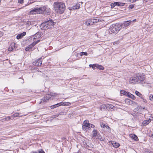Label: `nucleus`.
I'll list each match as a JSON object with an SVG mask.
<instances>
[{
    "label": "nucleus",
    "mask_w": 153,
    "mask_h": 153,
    "mask_svg": "<svg viewBox=\"0 0 153 153\" xmlns=\"http://www.w3.org/2000/svg\"><path fill=\"white\" fill-rule=\"evenodd\" d=\"M55 10L59 14L63 13L65 9V4L61 2H55L54 3Z\"/></svg>",
    "instance_id": "nucleus-1"
},
{
    "label": "nucleus",
    "mask_w": 153,
    "mask_h": 153,
    "mask_svg": "<svg viewBox=\"0 0 153 153\" xmlns=\"http://www.w3.org/2000/svg\"><path fill=\"white\" fill-rule=\"evenodd\" d=\"M54 25L53 20L50 19L49 20L44 22L41 24L40 27L42 30L48 29L51 28V27Z\"/></svg>",
    "instance_id": "nucleus-2"
},
{
    "label": "nucleus",
    "mask_w": 153,
    "mask_h": 153,
    "mask_svg": "<svg viewBox=\"0 0 153 153\" xmlns=\"http://www.w3.org/2000/svg\"><path fill=\"white\" fill-rule=\"evenodd\" d=\"M39 14L47 15H50L51 13V10L47 6H44L39 8Z\"/></svg>",
    "instance_id": "nucleus-3"
},
{
    "label": "nucleus",
    "mask_w": 153,
    "mask_h": 153,
    "mask_svg": "<svg viewBox=\"0 0 153 153\" xmlns=\"http://www.w3.org/2000/svg\"><path fill=\"white\" fill-rule=\"evenodd\" d=\"M121 28V25L119 24H113L110 26L109 30L111 33L116 34L118 32Z\"/></svg>",
    "instance_id": "nucleus-4"
},
{
    "label": "nucleus",
    "mask_w": 153,
    "mask_h": 153,
    "mask_svg": "<svg viewBox=\"0 0 153 153\" xmlns=\"http://www.w3.org/2000/svg\"><path fill=\"white\" fill-rule=\"evenodd\" d=\"M137 81L138 83H141L143 82L145 78V75L141 73L137 74Z\"/></svg>",
    "instance_id": "nucleus-5"
},
{
    "label": "nucleus",
    "mask_w": 153,
    "mask_h": 153,
    "mask_svg": "<svg viewBox=\"0 0 153 153\" xmlns=\"http://www.w3.org/2000/svg\"><path fill=\"white\" fill-rule=\"evenodd\" d=\"M137 74L131 77L129 79V82L131 84H135L138 83Z\"/></svg>",
    "instance_id": "nucleus-6"
},
{
    "label": "nucleus",
    "mask_w": 153,
    "mask_h": 153,
    "mask_svg": "<svg viewBox=\"0 0 153 153\" xmlns=\"http://www.w3.org/2000/svg\"><path fill=\"white\" fill-rule=\"evenodd\" d=\"M89 66L90 67H92L94 70H95L96 68H97L101 70H103L104 69V67L102 65H100L98 64H90Z\"/></svg>",
    "instance_id": "nucleus-7"
},
{
    "label": "nucleus",
    "mask_w": 153,
    "mask_h": 153,
    "mask_svg": "<svg viewBox=\"0 0 153 153\" xmlns=\"http://www.w3.org/2000/svg\"><path fill=\"white\" fill-rule=\"evenodd\" d=\"M36 13L39 14V8L36 7L33 9L29 12V14L34 15Z\"/></svg>",
    "instance_id": "nucleus-8"
},
{
    "label": "nucleus",
    "mask_w": 153,
    "mask_h": 153,
    "mask_svg": "<svg viewBox=\"0 0 153 153\" xmlns=\"http://www.w3.org/2000/svg\"><path fill=\"white\" fill-rule=\"evenodd\" d=\"M52 97V95L50 94H47L44 97L41 99V102H46L47 101L50 99Z\"/></svg>",
    "instance_id": "nucleus-9"
},
{
    "label": "nucleus",
    "mask_w": 153,
    "mask_h": 153,
    "mask_svg": "<svg viewBox=\"0 0 153 153\" xmlns=\"http://www.w3.org/2000/svg\"><path fill=\"white\" fill-rule=\"evenodd\" d=\"M33 65L39 66H41L42 64V60L41 58H39V59L33 62Z\"/></svg>",
    "instance_id": "nucleus-10"
},
{
    "label": "nucleus",
    "mask_w": 153,
    "mask_h": 153,
    "mask_svg": "<svg viewBox=\"0 0 153 153\" xmlns=\"http://www.w3.org/2000/svg\"><path fill=\"white\" fill-rule=\"evenodd\" d=\"M15 44H16L13 42L11 43L8 48V51H12L15 50H16V48L15 46Z\"/></svg>",
    "instance_id": "nucleus-11"
},
{
    "label": "nucleus",
    "mask_w": 153,
    "mask_h": 153,
    "mask_svg": "<svg viewBox=\"0 0 153 153\" xmlns=\"http://www.w3.org/2000/svg\"><path fill=\"white\" fill-rule=\"evenodd\" d=\"M151 120L149 119V120H144L142 124V126H145L149 124L151 122Z\"/></svg>",
    "instance_id": "nucleus-12"
},
{
    "label": "nucleus",
    "mask_w": 153,
    "mask_h": 153,
    "mask_svg": "<svg viewBox=\"0 0 153 153\" xmlns=\"http://www.w3.org/2000/svg\"><path fill=\"white\" fill-rule=\"evenodd\" d=\"M35 45L34 44L33 42L32 44L28 45L25 48L26 51H32V48Z\"/></svg>",
    "instance_id": "nucleus-13"
},
{
    "label": "nucleus",
    "mask_w": 153,
    "mask_h": 153,
    "mask_svg": "<svg viewBox=\"0 0 153 153\" xmlns=\"http://www.w3.org/2000/svg\"><path fill=\"white\" fill-rule=\"evenodd\" d=\"M26 32H24L22 33L18 34L16 36L17 39H21L26 35Z\"/></svg>",
    "instance_id": "nucleus-14"
},
{
    "label": "nucleus",
    "mask_w": 153,
    "mask_h": 153,
    "mask_svg": "<svg viewBox=\"0 0 153 153\" xmlns=\"http://www.w3.org/2000/svg\"><path fill=\"white\" fill-rule=\"evenodd\" d=\"M80 2L79 3H77L75 5H74L72 7V9L73 10H75L79 9L81 5Z\"/></svg>",
    "instance_id": "nucleus-15"
},
{
    "label": "nucleus",
    "mask_w": 153,
    "mask_h": 153,
    "mask_svg": "<svg viewBox=\"0 0 153 153\" xmlns=\"http://www.w3.org/2000/svg\"><path fill=\"white\" fill-rule=\"evenodd\" d=\"M92 21H93L92 19L88 20L85 22V24L87 25H92L93 24V22Z\"/></svg>",
    "instance_id": "nucleus-16"
},
{
    "label": "nucleus",
    "mask_w": 153,
    "mask_h": 153,
    "mask_svg": "<svg viewBox=\"0 0 153 153\" xmlns=\"http://www.w3.org/2000/svg\"><path fill=\"white\" fill-rule=\"evenodd\" d=\"M130 137L134 139L135 141H137L138 140V138L137 136L134 134H131L130 135Z\"/></svg>",
    "instance_id": "nucleus-17"
},
{
    "label": "nucleus",
    "mask_w": 153,
    "mask_h": 153,
    "mask_svg": "<svg viewBox=\"0 0 153 153\" xmlns=\"http://www.w3.org/2000/svg\"><path fill=\"white\" fill-rule=\"evenodd\" d=\"M107 108V106L105 105H102L100 107V109L102 111H103L105 110Z\"/></svg>",
    "instance_id": "nucleus-18"
},
{
    "label": "nucleus",
    "mask_w": 153,
    "mask_h": 153,
    "mask_svg": "<svg viewBox=\"0 0 153 153\" xmlns=\"http://www.w3.org/2000/svg\"><path fill=\"white\" fill-rule=\"evenodd\" d=\"M60 105H65V106H69L71 104V103L69 102H60Z\"/></svg>",
    "instance_id": "nucleus-19"
},
{
    "label": "nucleus",
    "mask_w": 153,
    "mask_h": 153,
    "mask_svg": "<svg viewBox=\"0 0 153 153\" xmlns=\"http://www.w3.org/2000/svg\"><path fill=\"white\" fill-rule=\"evenodd\" d=\"M114 4L115 6L116 5L118 6H123L124 5V3H121L117 2H115L114 3Z\"/></svg>",
    "instance_id": "nucleus-20"
},
{
    "label": "nucleus",
    "mask_w": 153,
    "mask_h": 153,
    "mask_svg": "<svg viewBox=\"0 0 153 153\" xmlns=\"http://www.w3.org/2000/svg\"><path fill=\"white\" fill-rule=\"evenodd\" d=\"M128 96L130 98H132L133 100H135V97L133 95L129 93H127Z\"/></svg>",
    "instance_id": "nucleus-21"
},
{
    "label": "nucleus",
    "mask_w": 153,
    "mask_h": 153,
    "mask_svg": "<svg viewBox=\"0 0 153 153\" xmlns=\"http://www.w3.org/2000/svg\"><path fill=\"white\" fill-rule=\"evenodd\" d=\"M85 123H86L85 121L84 122V125L82 126V129L86 131L88 129V128L87 125H85Z\"/></svg>",
    "instance_id": "nucleus-22"
},
{
    "label": "nucleus",
    "mask_w": 153,
    "mask_h": 153,
    "mask_svg": "<svg viewBox=\"0 0 153 153\" xmlns=\"http://www.w3.org/2000/svg\"><path fill=\"white\" fill-rule=\"evenodd\" d=\"M92 133L93 137H95L97 135V131L96 130L94 129L92 131Z\"/></svg>",
    "instance_id": "nucleus-23"
},
{
    "label": "nucleus",
    "mask_w": 153,
    "mask_h": 153,
    "mask_svg": "<svg viewBox=\"0 0 153 153\" xmlns=\"http://www.w3.org/2000/svg\"><path fill=\"white\" fill-rule=\"evenodd\" d=\"M131 21H127L124 23V26L125 27L129 25V24L131 22Z\"/></svg>",
    "instance_id": "nucleus-24"
},
{
    "label": "nucleus",
    "mask_w": 153,
    "mask_h": 153,
    "mask_svg": "<svg viewBox=\"0 0 153 153\" xmlns=\"http://www.w3.org/2000/svg\"><path fill=\"white\" fill-rule=\"evenodd\" d=\"M135 93L136 95L140 97L142 99H143L142 97V95L141 94H140L139 92L137 91H136L135 92Z\"/></svg>",
    "instance_id": "nucleus-25"
},
{
    "label": "nucleus",
    "mask_w": 153,
    "mask_h": 153,
    "mask_svg": "<svg viewBox=\"0 0 153 153\" xmlns=\"http://www.w3.org/2000/svg\"><path fill=\"white\" fill-rule=\"evenodd\" d=\"M92 20L93 21H92V22H93V24H94V23H97V22H99L100 21H101V20H99L98 19H92Z\"/></svg>",
    "instance_id": "nucleus-26"
},
{
    "label": "nucleus",
    "mask_w": 153,
    "mask_h": 153,
    "mask_svg": "<svg viewBox=\"0 0 153 153\" xmlns=\"http://www.w3.org/2000/svg\"><path fill=\"white\" fill-rule=\"evenodd\" d=\"M131 101L129 99H126L125 100V102L127 104L129 105L131 102Z\"/></svg>",
    "instance_id": "nucleus-27"
},
{
    "label": "nucleus",
    "mask_w": 153,
    "mask_h": 153,
    "mask_svg": "<svg viewBox=\"0 0 153 153\" xmlns=\"http://www.w3.org/2000/svg\"><path fill=\"white\" fill-rule=\"evenodd\" d=\"M66 114V112H65L64 111H62L61 112H59L58 115H65Z\"/></svg>",
    "instance_id": "nucleus-28"
},
{
    "label": "nucleus",
    "mask_w": 153,
    "mask_h": 153,
    "mask_svg": "<svg viewBox=\"0 0 153 153\" xmlns=\"http://www.w3.org/2000/svg\"><path fill=\"white\" fill-rule=\"evenodd\" d=\"M19 114L18 113H15L14 114H13L11 116V117H13V118L15 117H18L19 115Z\"/></svg>",
    "instance_id": "nucleus-29"
},
{
    "label": "nucleus",
    "mask_w": 153,
    "mask_h": 153,
    "mask_svg": "<svg viewBox=\"0 0 153 153\" xmlns=\"http://www.w3.org/2000/svg\"><path fill=\"white\" fill-rule=\"evenodd\" d=\"M87 121H85L86 123H85V125H87V126H88V129H89L91 128V124H90L89 123H87Z\"/></svg>",
    "instance_id": "nucleus-30"
},
{
    "label": "nucleus",
    "mask_w": 153,
    "mask_h": 153,
    "mask_svg": "<svg viewBox=\"0 0 153 153\" xmlns=\"http://www.w3.org/2000/svg\"><path fill=\"white\" fill-rule=\"evenodd\" d=\"M80 55L82 56L83 55H85V56H87L88 55V53L86 52H82L80 53Z\"/></svg>",
    "instance_id": "nucleus-31"
},
{
    "label": "nucleus",
    "mask_w": 153,
    "mask_h": 153,
    "mask_svg": "<svg viewBox=\"0 0 153 153\" xmlns=\"http://www.w3.org/2000/svg\"><path fill=\"white\" fill-rule=\"evenodd\" d=\"M98 139L100 141H103L104 140V138L102 137L101 136H100V135H99V136H98Z\"/></svg>",
    "instance_id": "nucleus-32"
},
{
    "label": "nucleus",
    "mask_w": 153,
    "mask_h": 153,
    "mask_svg": "<svg viewBox=\"0 0 153 153\" xmlns=\"http://www.w3.org/2000/svg\"><path fill=\"white\" fill-rule=\"evenodd\" d=\"M120 144L118 143H115L113 146L115 148H117L120 146Z\"/></svg>",
    "instance_id": "nucleus-33"
},
{
    "label": "nucleus",
    "mask_w": 153,
    "mask_h": 153,
    "mask_svg": "<svg viewBox=\"0 0 153 153\" xmlns=\"http://www.w3.org/2000/svg\"><path fill=\"white\" fill-rule=\"evenodd\" d=\"M100 126L101 127L105 128L106 127V125H105L104 123H100Z\"/></svg>",
    "instance_id": "nucleus-34"
},
{
    "label": "nucleus",
    "mask_w": 153,
    "mask_h": 153,
    "mask_svg": "<svg viewBox=\"0 0 153 153\" xmlns=\"http://www.w3.org/2000/svg\"><path fill=\"white\" fill-rule=\"evenodd\" d=\"M149 98L150 100L152 101H153V95L152 94H150L149 96Z\"/></svg>",
    "instance_id": "nucleus-35"
},
{
    "label": "nucleus",
    "mask_w": 153,
    "mask_h": 153,
    "mask_svg": "<svg viewBox=\"0 0 153 153\" xmlns=\"http://www.w3.org/2000/svg\"><path fill=\"white\" fill-rule=\"evenodd\" d=\"M38 152L39 153H45L44 151L42 149H39L38 150Z\"/></svg>",
    "instance_id": "nucleus-36"
},
{
    "label": "nucleus",
    "mask_w": 153,
    "mask_h": 153,
    "mask_svg": "<svg viewBox=\"0 0 153 153\" xmlns=\"http://www.w3.org/2000/svg\"><path fill=\"white\" fill-rule=\"evenodd\" d=\"M53 105L54 106V107H55V108H56L58 107L60 105V103H58L55 104Z\"/></svg>",
    "instance_id": "nucleus-37"
},
{
    "label": "nucleus",
    "mask_w": 153,
    "mask_h": 153,
    "mask_svg": "<svg viewBox=\"0 0 153 153\" xmlns=\"http://www.w3.org/2000/svg\"><path fill=\"white\" fill-rule=\"evenodd\" d=\"M134 7V5H130L129 6L128 8L129 9H133Z\"/></svg>",
    "instance_id": "nucleus-38"
},
{
    "label": "nucleus",
    "mask_w": 153,
    "mask_h": 153,
    "mask_svg": "<svg viewBox=\"0 0 153 153\" xmlns=\"http://www.w3.org/2000/svg\"><path fill=\"white\" fill-rule=\"evenodd\" d=\"M145 153H152V152L148 150H146L145 151Z\"/></svg>",
    "instance_id": "nucleus-39"
},
{
    "label": "nucleus",
    "mask_w": 153,
    "mask_h": 153,
    "mask_svg": "<svg viewBox=\"0 0 153 153\" xmlns=\"http://www.w3.org/2000/svg\"><path fill=\"white\" fill-rule=\"evenodd\" d=\"M40 40H37V41H36V42H33V43L34 44V45H35L36 44H37L38 43H39V42H40Z\"/></svg>",
    "instance_id": "nucleus-40"
},
{
    "label": "nucleus",
    "mask_w": 153,
    "mask_h": 153,
    "mask_svg": "<svg viewBox=\"0 0 153 153\" xmlns=\"http://www.w3.org/2000/svg\"><path fill=\"white\" fill-rule=\"evenodd\" d=\"M11 117H10V116L7 117H6L5 120H6L9 121Z\"/></svg>",
    "instance_id": "nucleus-41"
},
{
    "label": "nucleus",
    "mask_w": 153,
    "mask_h": 153,
    "mask_svg": "<svg viewBox=\"0 0 153 153\" xmlns=\"http://www.w3.org/2000/svg\"><path fill=\"white\" fill-rule=\"evenodd\" d=\"M126 91H125L124 90H121L120 91V92L121 94H126Z\"/></svg>",
    "instance_id": "nucleus-42"
},
{
    "label": "nucleus",
    "mask_w": 153,
    "mask_h": 153,
    "mask_svg": "<svg viewBox=\"0 0 153 153\" xmlns=\"http://www.w3.org/2000/svg\"><path fill=\"white\" fill-rule=\"evenodd\" d=\"M18 1L19 3L22 4L23 3V0H18Z\"/></svg>",
    "instance_id": "nucleus-43"
},
{
    "label": "nucleus",
    "mask_w": 153,
    "mask_h": 153,
    "mask_svg": "<svg viewBox=\"0 0 153 153\" xmlns=\"http://www.w3.org/2000/svg\"><path fill=\"white\" fill-rule=\"evenodd\" d=\"M111 6L112 8H113L115 6V5L114 4V3H112L111 4Z\"/></svg>",
    "instance_id": "nucleus-44"
},
{
    "label": "nucleus",
    "mask_w": 153,
    "mask_h": 153,
    "mask_svg": "<svg viewBox=\"0 0 153 153\" xmlns=\"http://www.w3.org/2000/svg\"><path fill=\"white\" fill-rule=\"evenodd\" d=\"M128 1L131 2V3H133L135 2V0H127Z\"/></svg>",
    "instance_id": "nucleus-45"
},
{
    "label": "nucleus",
    "mask_w": 153,
    "mask_h": 153,
    "mask_svg": "<svg viewBox=\"0 0 153 153\" xmlns=\"http://www.w3.org/2000/svg\"><path fill=\"white\" fill-rule=\"evenodd\" d=\"M131 102L132 103V104H135L137 105H138L137 104V103L136 102H135L134 101H131Z\"/></svg>",
    "instance_id": "nucleus-46"
},
{
    "label": "nucleus",
    "mask_w": 153,
    "mask_h": 153,
    "mask_svg": "<svg viewBox=\"0 0 153 153\" xmlns=\"http://www.w3.org/2000/svg\"><path fill=\"white\" fill-rule=\"evenodd\" d=\"M106 128H107L108 129V130L109 131L110 130V128L108 126L106 125Z\"/></svg>",
    "instance_id": "nucleus-47"
},
{
    "label": "nucleus",
    "mask_w": 153,
    "mask_h": 153,
    "mask_svg": "<svg viewBox=\"0 0 153 153\" xmlns=\"http://www.w3.org/2000/svg\"><path fill=\"white\" fill-rule=\"evenodd\" d=\"M58 114H56L55 115H54V116H53V118H56V117H58Z\"/></svg>",
    "instance_id": "nucleus-48"
},
{
    "label": "nucleus",
    "mask_w": 153,
    "mask_h": 153,
    "mask_svg": "<svg viewBox=\"0 0 153 153\" xmlns=\"http://www.w3.org/2000/svg\"><path fill=\"white\" fill-rule=\"evenodd\" d=\"M51 109H54L55 108V107H54V105H52L51 106Z\"/></svg>",
    "instance_id": "nucleus-49"
},
{
    "label": "nucleus",
    "mask_w": 153,
    "mask_h": 153,
    "mask_svg": "<svg viewBox=\"0 0 153 153\" xmlns=\"http://www.w3.org/2000/svg\"><path fill=\"white\" fill-rule=\"evenodd\" d=\"M94 127L95 126L94 125L91 124V127L94 128Z\"/></svg>",
    "instance_id": "nucleus-50"
},
{
    "label": "nucleus",
    "mask_w": 153,
    "mask_h": 153,
    "mask_svg": "<svg viewBox=\"0 0 153 153\" xmlns=\"http://www.w3.org/2000/svg\"><path fill=\"white\" fill-rule=\"evenodd\" d=\"M31 153H38V152L35 151H32Z\"/></svg>",
    "instance_id": "nucleus-51"
},
{
    "label": "nucleus",
    "mask_w": 153,
    "mask_h": 153,
    "mask_svg": "<svg viewBox=\"0 0 153 153\" xmlns=\"http://www.w3.org/2000/svg\"><path fill=\"white\" fill-rule=\"evenodd\" d=\"M150 136L152 137L153 138V134H151V135H150Z\"/></svg>",
    "instance_id": "nucleus-52"
},
{
    "label": "nucleus",
    "mask_w": 153,
    "mask_h": 153,
    "mask_svg": "<svg viewBox=\"0 0 153 153\" xmlns=\"http://www.w3.org/2000/svg\"><path fill=\"white\" fill-rule=\"evenodd\" d=\"M117 42H114V43H113V44L114 45H115L116 44H117Z\"/></svg>",
    "instance_id": "nucleus-53"
},
{
    "label": "nucleus",
    "mask_w": 153,
    "mask_h": 153,
    "mask_svg": "<svg viewBox=\"0 0 153 153\" xmlns=\"http://www.w3.org/2000/svg\"><path fill=\"white\" fill-rule=\"evenodd\" d=\"M143 102H146V100L145 99H143Z\"/></svg>",
    "instance_id": "nucleus-54"
},
{
    "label": "nucleus",
    "mask_w": 153,
    "mask_h": 153,
    "mask_svg": "<svg viewBox=\"0 0 153 153\" xmlns=\"http://www.w3.org/2000/svg\"><path fill=\"white\" fill-rule=\"evenodd\" d=\"M77 153H82L80 151H79Z\"/></svg>",
    "instance_id": "nucleus-55"
},
{
    "label": "nucleus",
    "mask_w": 153,
    "mask_h": 153,
    "mask_svg": "<svg viewBox=\"0 0 153 153\" xmlns=\"http://www.w3.org/2000/svg\"><path fill=\"white\" fill-rule=\"evenodd\" d=\"M2 36V34H1V33H0V37H1Z\"/></svg>",
    "instance_id": "nucleus-56"
},
{
    "label": "nucleus",
    "mask_w": 153,
    "mask_h": 153,
    "mask_svg": "<svg viewBox=\"0 0 153 153\" xmlns=\"http://www.w3.org/2000/svg\"><path fill=\"white\" fill-rule=\"evenodd\" d=\"M143 108V109H145V107H144Z\"/></svg>",
    "instance_id": "nucleus-57"
}]
</instances>
